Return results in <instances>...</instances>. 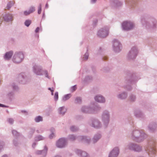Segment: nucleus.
I'll return each instance as SVG.
<instances>
[{
    "label": "nucleus",
    "mask_w": 157,
    "mask_h": 157,
    "mask_svg": "<svg viewBox=\"0 0 157 157\" xmlns=\"http://www.w3.org/2000/svg\"><path fill=\"white\" fill-rule=\"evenodd\" d=\"M128 137L132 140L139 143L143 142L147 137V135L142 130L134 129L130 132Z\"/></svg>",
    "instance_id": "1"
},
{
    "label": "nucleus",
    "mask_w": 157,
    "mask_h": 157,
    "mask_svg": "<svg viewBox=\"0 0 157 157\" xmlns=\"http://www.w3.org/2000/svg\"><path fill=\"white\" fill-rule=\"evenodd\" d=\"M110 112L108 110H105L103 111L101 117L102 124L99 122V128L102 127L107 128L110 121Z\"/></svg>",
    "instance_id": "2"
},
{
    "label": "nucleus",
    "mask_w": 157,
    "mask_h": 157,
    "mask_svg": "<svg viewBox=\"0 0 157 157\" xmlns=\"http://www.w3.org/2000/svg\"><path fill=\"white\" fill-rule=\"evenodd\" d=\"M154 142L152 141H149L147 146L145 148L146 151L150 157H152L156 153V150L154 147Z\"/></svg>",
    "instance_id": "3"
},
{
    "label": "nucleus",
    "mask_w": 157,
    "mask_h": 157,
    "mask_svg": "<svg viewBox=\"0 0 157 157\" xmlns=\"http://www.w3.org/2000/svg\"><path fill=\"white\" fill-rule=\"evenodd\" d=\"M113 51L116 52H120L122 48L121 43L118 40L114 39L113 41Z\"/></svg>",
    "instance_id": "4"
},
{
    "label": "nucleus",
    "mask_w": 157,
    "mask_h": 157,
    "mask_svg": "<svg viewBox=\"0 0 157 157\" xmlns=\"http://www.w3.org/2000/svg\"><path fill=\"white\" fill-rule=\"evenodd\" d=\"M134 27L133 22L130 21H124L122 24V27L123 30L129 31L133 29Z\"/></svg>",
    "instance_id": "5"
},
{
    "label": "nucleus",
    "mask_w": 157,
    "mask_h": 157,
    "mask_svg": "<svg viewBox=\"0 0 157 157\" xmlns=\"http://www.w3.org/2000/svg\"><path fill=\"white\" fill-rule=\"evenodd\" d=\"M138 53L137 48L136 47H132L128 52L127 58L128 59H133L136 58Z\"/></svg>",
    "instance_id": "6"
},
{
    "label": "nucleus",
    "mask_w": 157,
    "mask_h": 157,
    "mask_svg": "<svg viewBox=\"0 0 157 157\" xmlns=\"http://www.w3.org/2000/svg\"><path fill=\"white\" fill-rule=\"evenodd\" d=\"M109 29L107 27H104L99 30V37L105 38L108 36L109 34Z\"/></svg>",
    "instance_id": "7"
},
{
    "label": "nucleus",
    "mask_w": 157,
    "mask_h": 157,
    "mask_svg": "<svg viewBox=\"0 0 157 157\" xmlns=\"http://www.w3.org/2000/svg\"><path fill=\"white\" fill-rule=\"evenodd\" d=\"M23 58V54L21 52L16 53L14 56L13 61L15 63H19L22 61Z\"/></svg>",
    "instance_id": "8"
},
{
    "label": "nucleus",
    "mask_w": 157,
    "mask_h": 157,
    "mask_svg": "<svg viewBox=\"0 0 157 157\" xmlns=\"http://www.w3.org/2000/svg\"><path fill=\"white\" fill-rule=\"evenodd\" d=\"M119 153V148L118 147H115L110 152L108 157H117Z\"/></svg>",
    "instance_id": "9"
},
{
    "label": "nucleus",
    "mask_w": 157,
    "mask_h": 157,
    "mask_svg": "<svg viewBox=\"0 0 157 157\" xmlns=\"http://www.w3.org/2000/svg\"><path fill=\"white\" fill-rule=\"evenodd\" d=\"M157 128V123L155 122L150 123L148 126V129L149 132H153L155 131Z\"/></svg>",
    "instance_id": "10"
},
{
    "label": "nucleus",
    "mask_w": 157,
    "mask_h": 157,
    "mask_svg": "<svg viewBox=\"0 0 157 157\" xmlns=\"http://www.w3.org/2000/svg\"><path fill=\"white\" fill-rule=\"evenodd\" d=\"M66 144V141L64 138H61L59 140L56 144L57 146L60 148L64 147Z\"/></svg>",
    "instance_id": "11"
},
{
    "label": "nucleus",
    "mask_w": 157,
    "mask_h": 157,
    "mask_svg": "<svg viewBox=\"0 0 157 157\" xmlns=\"http://www.w3.org/2000/svg\"><path fill=\"white\" fill-rule=\"evenodd\" d=\"M109 3L112 6L115 7L120 6L122 5V3L118 0H110Z\"/></svg>",
    "instance_id": "12"
},
{
    "label": "nucleus",
    "mask_w": 157,
    "mask_h": 157,
    "mask_svg": "<svg viewBox=\"0 0 157 157\" xmlns=\"http://www.w3.org/2000/svg\"><path fill=\"white\" fill-rule=\"evenodd\" d=\"M136 144L132 142L128 143L125 147V150L134 151Z\"/></svg>",
    "instance_id": "13"
},
{
    "label": "nucleus",
    "mask_w": 157,
    "mask_h": 157,
    "mask_svg": "<svg viewBox=\"0 0 157 157\" xmlns=\"http://www.w3.org/2000/svg\"><path fill=\"white\" fill-rule=\"evenodd\" d=\"M127 93L125 92L124 91L119 93L117 96L118 98L124 100L127 97Z\"/></svg>",
    "instance_id": "14"
},
{
    "label": "nucleus",
    "mask_w": 157,
    "mask_h": 157,
    "mask_svg": "<svg viewBox=\"0 0 157 157\" xmlns=\"http://www.w3.org/2000/svg\"><path fill=\"white\" fill-rule=\"evenodd\" d=\"M135 116L137 117H143L144 116V114L140 110H136L134 112Z\"/></svg>",
    "instance_id": "15"
},
{
    "label": "nucleus",
    "mask_w": 157,
    "mask_h": 157,
    "mask_svg": "<svg viewBox=\"0 0 157 157\" xmlns=\"http://www.w3.org/2000/svg\"><path fill=\"white\" fill-rule=\"evenodd\" d=\"M47 150V147H45L44 150L43 151H36V153L37 154L42 155V157H44L46 154Z\"/></svg>",
    "instance_id": "16"
},
{
    "label": "nucleus",
    "mask_w": 157,
    "mask_h": 157,
    "mask_svg": "<svg viewBox=\"0 0 157 157\" xmlns=\"http://www.w3.org/2000/svg\"><path fill=\"white\" fill-rule=\"evenodd\" d=\"M142 151V147L136 144L134 151L136 152H140Z\"/></svg>",
    "instance_id": "17"
},
{
    "label": "nucleus",
    "mask_w": 157,
    "mask_h": 157,
    "mask_svg": "<svg viewBox=\"0 0 157 157\" xmlns=\"http://www.w3.org/2000/svg\"><path fill=\"white\" fill-rule=\"evenodd\" d=\"M105 98L101 94H99V103H103L105 102Z\"/></svg>",
    "instance_id": "18"
},
{
    "label": "nucleus",
    "mask_w": 157,
    "mask_h": 157,
    "mask_svg": "<svg viewBox=\"0 0 157 157\" xmlns=\"http://www.w3.org/2000/svg\"><path fill=\"white\" fill-rule=\"evenodd\" d=\"M13 52L12 51H10L7 52L5 56V58L6 59H10L12 56Z\"/></svg>",
    "instance_id": "19"
},
{
    "label": "nucleus",
    "mask_w": 157,
    "mask_h": 157,
    "mask_svg": "<svg viewBox=\"0 0 157 157\" xmlns=\"http://www.w3.org/2000/svg\"><path fill=\"white\" fill-rule=\"evenodd\" d=\"M35 8L33 7H30L29 10V13H26V12H24V14L25 15H28L30 13L33 12L35 11Z\"/></svg>",
    "instance_id": "20"
},
{
    "label": "nucleus",
    "mask_w": 157,
    "mask_h": 157,
    "mask_svg": "<svg viewBox=\"0 0 157 157\" xmlns=\"http://www.w3.org/2000/svg\"><path fill=\"white\" fill-rule=\"evenodd\" d=\"M136 99V96L133 94H131L129 96V100L132 102L134 101H135Z\"/></svg>",
    "instance_id": "21"
},
{
    "label": "nucleus",
    "mask_w": 157,
    "mask_h": 157,
    "mask_svg": "<svg viewBox=\"0 0 157 157\" xmlns=\"http://www.w3.org/2000/svg\"><path fill=\"white\" fill-rule=\"evenodd\" d=\"M66 111V109L64 107H61L59 109V113L61 114H64Z\"/></svg>",
    "instance_id": "22"
},
{
    "label": "nucleus",
    "mask_w": 157,
    "mask_h": 157,
    "mask_svg": "<svg viewBox=\"0 0 157 157\" xmlns=\"http://www.w3.org/2000/svg\"><path fill=\"white\" fill-rule=\"evenodd\" d=\"M71 97V95L70 94H68L65 95L63 98V101H65L66 100L69 99Z\"/></svg>",
    "instance_id": "23"
},
{
    "label": "nucleus",
    "mask_w": 157,
    "mask_h": 157,
    "mask_svg": "<svg viewBox=\"0 0 157 157\" xmlns=\"http://www.w3.org/2000/svg\"><path fill=\"white\" fill-rule=\"evenodd\" d=\"M35 120L36 122H39L42 121V118L40 116H38L35 118Z\"/></svg>",
    "instance_id": "24"
},
{
    "label": "nucleus",
    "mask_w": 157,
    "mask_h": 157,
    "mask_svg": "<svg viewBox=\"0 0 157 157\" xmlns=\"http://www.w3.org/2000/svg\"><path fill=\"white\" fill-rule=\"evenodd\" d=\"M31 23V21L30 20H27L25 22V25L27 26H29Z\"/></svg>",
    "instance_id": "25"
},
{
    "label": "nucleus",
    "mask_w": 157,
    "mask_h": 157,
    "mask_svg": "<svg viewBox=\"0 0 157 157\" xmlns=\"http://www.w3.org/2000/svg\"><path fill=\"white\" fill-rule=\"evenodd\" d=\"M124 87L128 90H130L132 89V87L131 86L128 85V86H124Z\"/></svg>",
    "instance_id": "26"
},
{
    "label": "nucleus",
    "mask_w": 157,
    "mask_h": 157,
    "mask_svg": "<svg viewBox=\"0 0 157 157\" xmlns=\"http://www.w3.org/2000/svg\"><path fill=\"white\" fill-rule=\"evenodd\" d=\"M54 99L56 101H57L58 98V93L56 92L55 93L54 95Z\"/></svg>",
    "instance_id": "27"
},
{
    "label": "nucleus",
    "mask_w": 157,
    "mask_h": 157,
    "mask_svg": "<svg viewBox=\"0 0 157 157\" xmlns=\"http://www.w3.org/2000/svg\"><path fill=\"white\" fill-rule=\"evenodd\" d=\"M157 26V22L155 21L153 23L152 25H151V27L153 29H155L156 28Z\"/></svg>",
    "instance_id": "28"
},
{
    "label": "nucleus",
    "mask_w": 157,
    "mask_h": 157,
    "mask_svg": "<svg viewBox=\"0 0 157 157\" xmlns=\"http://www.w3.org/2000/svg\"><path fill=\"white\" fill-rule=\"evenodd\" d=\"M81 155L83 157H86L87 156V154L85 151H82L81 153Z\"/></svg>",
    "instance_id": "29"
},
{
    "label": "nucleus",
    "mask_w": 157,
    "mask_h": 157,
    "mask_svg": "<svg viewBox=\"0 0 157 157\" xmlns=\"http://www.w3.org/2000/svg\"><path fill=\"white\" fill-rule=\"evenodd\" d=\"M88 54L87 53H85V55L84 56V57H83L84 59L86 60V59H87L88 58Z\"/></svg>",
    "instance_id": "30"
},
{
    "label": "nucleus",
    "mask_w": 157,
    "mask_h": 157,
    "mask_svg": "<svg viewBox=\"0 0 157 157\" xmlns=\"http://www.w3.org/2000/svg\"><path fill=\"white\" fill-rule=\"evenodd\" d=\"M41 6L40 5V6H39V7L38 8V14H40L41 13Z\"/></svg>",
    "instance_id": "31"
},
{
    "label": "nucleus",
    "mask_w": 157,
    "mask_h": 157,
    "mask_svg": "<svg viewBox=\"0 0 157 157\" xmlns=\"http://www.w3.org/2000/svg\"><path fill=\"white\" fill-rule=\"evenodd\" d=\"M142 24L144 25H145V24L144 23V22H145V25H146L147 26V25H148V23L147 22H145V21L144 20H142Z\"/></svg>",
    "instance_id": "32"
},
{
    "label": "nucleus",
    "mask_w": 157,
    "mask_h": 157,
    "mask_svg": "<svg viewBox=\"0 0 157 157\" xmlns=\"http://www.w3.org/2000/svg\"><path fill=\"white\" fill-rule=\"evenodd\" d=\"M76 89H77V87H76V86H75V85L73 86L71 88L72 90L73 91H75Z\"/></svg>",
    "instance_id": "33"
},
{
    "label": "nucleus",
    "mask_w": 157,
    "mask_h": 157,
    "mask_svg": "<svg viewBox=\"0 0 157 157\" xmlns=\"http://www.w3.org/2000/svg\"><path fill=\"white\" fill-rule=\"evenodd\" d=\"M71 130L73 131H76L77 129L75 128L74 126H72L71 128Z\"/></svg>",
    "instance_id": "34"
},
{
    "label": "nucleus",
    "mask_w": 157,
    "mask_h": 157,
    "mask_svg": "<svg viewBox=\"0 0 157 157\" xmlns=\"http://www.w3.org/2000/svg\"><path fill=\"white\" fill-rule=\"evenodd\" d=\"M76 101H77V102H79L81 101V100L80 98L78 97V98H76Z\"/></svg>",
    "instance_id": "35"
},
{
    "label": "nucleus",
    "mask_w": 157,
    "mask_h": 157,
    "mask_svg": "<svg viewBox=\"0 0 157 157\" xmlns=\"http://www.w3.org/2000/svg\"><path fill=\"white\" fill-rule=\"evenodd\" d=\"M70 139L71 140H74L75 139V137L73 135H71L70 137Z\"/></svg>",
    "instance_id": "36"
},
{
    "label": "nucleus",
    "mask_w": 157,
    "mask_h": 157,
    "mask_svg": "<svg viewBox=\"0 0 157 157\" xmlns=\"http://www.w3.org/2000/svg\"><path fill=\"white\" fill-rule=\"evenodd\" d=\"M54 136V134L52 133L51 135H50L49 136V138L50 139L52 138Z\"/></svg>",
    "instance_id": "37"
},
{
    "label": "nucleus",
    "mask_w": 157,
    "mask_h": 157,
    "mask_svg": "<svg viewBox=\"0 0 157 157\" xmlns=\"http://www.w3.org/2000/svg\"><path fill=\"white\" fill-rule=\"evenodd\" d=\"M8 121L10 123H12L13 122V120L12 119H9L8 120Z\"/></svg>",
    "instance_id": "38"
},
{
    "label": "nucleus",
    "mask_w": 157,
    "mask_h": 157,
    "mask_svg": "<svg viewBox=\"0 0 157 157\" xmlns=\"http://www.w3.org/2000/svg\"><path fill=\"white\" fill-rule=\"evenodd\" d=\"M39 30H40L39 28L38 27H37L35 30V32L36 33L38 32L39 31Z\"/></svg>",
    "instance_id": "39"
},
{
    "label": "nucleus",
    "mask_w": 157,
    "mask_h": 157,
    "mask_svg": "<svg viewBox=\"0 0 157 157\" xmlns=\"http://www.w3.org/2000/svg\"><path fill=\"white\" fill-rule=\"evenodd\" d=\"M97 0H91V3L92 4L95 3L97 1Z\"/></svg>",
    "instance_id": "40"
},
{
    "label": "nucleus",
    "mask_w": 157,
    "mask_h": 157,
    "mask_svg": "<svg viewBox=\"0 0 157 157\" xmlns=\"http://www.w3.org/2000/svg\"><path fill=\"white\" fill-rule=\"evenodd\" d=\"M126 83H130V84H132L133 83V82L131 81H129L128 82V81H126Z\"/></svg>",
    "instance_id": "41"
},
{
    "label": "nucleus",
    "mask_w": 157,
    "mask_h": 157,
    "mask_svg": "<svg viewBox=\"0 0 157 157\" xmlns=\"http://www.w3.org/2000/svg\"><path fill=\"white\" fill-rule=\"evenodd\" d=\"M10 17H11L10 18V19H7L6 18V17H5L4 18L5 20L7 21H9V20H11V16H10Z\"/></svg>",
    "instance_id": "42"
},
{
    "label": "nucleus",
    "mask_w": 157,
    "mask_h": 157,
    "mask_svg": "<svg viewBox=\"0 0 157 157\" xmlns=\"http://www.w3.org/2000/svg\"><path fill=\"white\" fill-rule=\"evenodd\" d=\"M39 140H42L43 139V137L42 136H39Z\"/></svg>",
    "instance_id": "43"
},
{
    "label": "nucleus",
    "mask_w": 157,
    "mask_h": 157,
    "mask_svg": "<svg viewBox=\"0 0 157 157\" xmlns=\"http://www.w3.org/2000/svg\"><path fill=\"white\" fill-rule=\"evenodd\" d=\"M95 100L96 101H98V97L97 96H96L95 97Z\"/></svg>",
    "instance_id": "44"
},
{
    "label": "nucleus",
    "mask_w": 157,
    "mask_h": 157,
    "mask_svg": "<svg viewBox=\"0 0 157 157\" xmlns=\"http://www.w3.org/2000/svg\"><path fill=\"white\" fill-rule=\"evenodd\" d=\"M51 94L52 95H53V91H54V90H51Z\"/></svg>",
    "instance_id": "45"
},
{
    "label": "nucleus",
    "mask_w": 157,
    "mask_h": 157,
    "mask_svg": "<svg viewBox=\"0 0 157 157\" xmlns=\"http://www.w3.org/2000/svg\"><path fill=\"white\" fill-rule=\"evenodd\" d=\"M4 106H5L4 105L0 104V107H4Z\"/></svg>",
    "instance_id": "46"
},
{
    "label": "nucleus",
    "mask_w": 157,
    "mask_h": 157,
    "mask_svg": "<svg viewBox=\"0 0 157 157\" xmlns=\"http://www.w3.org/2000/svg\"><path fill=\"white\" fill-rule=\"evenodd\" d=\"M36 145V144L35 143H34L33 144V147H34V146H35Z\"/></svg>",
    "instance_id": "47"
},
{
    "label": "nucleus",
    "mask_w": 157,
    "mask_h": 157,
    "mask_svg": "<svg viewBox=\"0 0 157 157\" xmlns=\"http://www.w3.org/2000/svg\"><path fill=\"white\" fill-rule=\"evenodd\" d=\"M48 89L51 91V90H53L52 89L50 88H49Z\"/></svg>",
    "instance_id": "48"
},
{
    "label": "nucleus",
    "mask_w": 157,
    "mask_h": 157,
    "mask_svg": "<svg viewBox=\"0 0 157 157\" xmlns=\"http://www.w3.org/2000/svg\"><path fill=\"white\" fill-rule=\"evenodd\" d=\"M7 8L8 9H9L10 8V7L9 6V5H7Z\"/></svg>",
    "instance_id": "49"
},
{
    "label": "nucleus",
    "mask_w": 157,
    "mask_h": 157,
    "mask_svg": "<svg viewBox=\"0 0 157 157\" xmlns=\"http://www.w3.org/2000/svg\"><path fill=\"white\" fill-rule=\"evenodd\" d=\"M100 50L101 51L102 50V48H101V47L100 48Z\"/></svg>",
    "instance_id": "50"
},
{
    "label": "nucleus",
    "mask_w": 157,
    "mask_h": 157,
    "mask_svg": "<svg viewBox=\"0 0 157 157\" xmlns=\"http://www.w3.org/2000/svg\"><path fill=\"white\" fill-rule=\"evenodd\" d=\"M16 132L15 131H13L12 132H13V133H14V132Z\"/></svg>",
    "instance_id": "51"
},
{
    "label": "nucleus",
    "mask_w": 157,
    "mask_h": 157,
    "mask_svg": "<svg viewBox=\"0 0 157 157\" xmlns=\"http://www.w3.org/2000/svg\"><path fill=\"white\" fill-rule=\"evenodd\" d=\"M98 137H99H99H101V136L100 135H99V134Z\"/></svg>",
    "instance_id": "52"
},
{
    "label": "nucleus",
    "mask_w": 157,
    "mask_h": 157,
    "mask_svg": "<svg viewBox=\"0 0 157 157\" xmlns=\"http://www.w3.org/2000/svg\"><path fill=\"white\" fill-rule=\"evenodd\" d=\"M25 12H27L26 13H29V11H25Z\"/></svg>",
    "instance_id": "53"
},
{
    "label": "nucleus",
    "mask_w": 157,
    "mask_h": 157,
    "mask_svg": "<svg viewBox=\"0 0 157 157\" xmlns=\"http://www.w3.org/2000/svg\"><path fill=\"white\" fill-rule=\"evenodd\" d=\"M2 157H6V155H4L3 156H2Z\"/></svg>",
    "instance_id": "54"
},
{
    "label": "nucleus",
    "mask_w": 157,
    "mask_h": 157,
    "mask_svg": "<svg viewBox=\"0 0 157 157\" xmlns=\"http://www.w3.org/2000/svg\"><path fill=\"white\" fill-rule=\"evenodd\" d=\"M37 74V75H40V74Z\"/></svg>",
    "instance_id": "55"
},
{
    "label": "nucleus",
    "mask_w": 157,
    "mask_h": 157,
    "mask_svg": "<svg viewBox=\"0 0 157 157\" xmlns=\"http://www.w3.org/2000/svg\"><path fill=\"white\" fill-rule=\"evenodd\" d=\"M98 52H99V50Z\"/></svg>",
    "instance_id": "56"
}]
</instances>
